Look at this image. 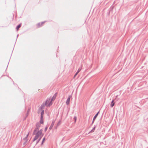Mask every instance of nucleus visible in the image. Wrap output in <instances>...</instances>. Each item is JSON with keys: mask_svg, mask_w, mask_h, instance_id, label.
<instances>
[{"mask_svg": "<svg viewBox=\"0 0 148 148\" xmlns=\"http://www.w3.org/2000/svg\"><path fill=\"white\" fill-rule=\"evenodd\" d=\"M37 131H36L35 130H34L33 134L35 135L36 136L34 137L33 140V142H34L39 137H40L42 136V129H40V130L38 131L37 132Z\"/></svg>", "mask_w": 148, "mask_h": 148, "instance_id": "obj_1", "label": "nucleus"}, {"mask_svg": "<svg viewBox=\"0 0 148 148\" xmlns=\"http://www.w3.org/2000/svg\"><path fill=\"white\" fill-rule=\"evenodd\" d=\"M40 124L39 123H37L36 124L35 129L34 130H35L36 131H37V130H38L39 129L40 127Z\"/></svg>", "mask_w": 148, "mask_h": 148, "instance_id": "obj_2", "label": "nucleus"}, {"mask_svg": "<svg viewBox=\"0 0 148 148\" xmlns=\"http://www.w3.org/2000/svg\"><path fill=\"white\" fill-rule=\"evenodd\" d=\"M99 113V111L98 112H97L96 114L94 116V117L93 120H92V124H93V123H94L95 119L96 118L97 116H98Z\"/></svg>", "mask_w": 148, "mask_h": 148, "instance_id": "obj_3", "label": "nucleus"}, {"mask_svg": "<svg viewBox=\"0 0 148 148\" xmlns=\"http://www.w3.org/2000/svg\"><path fill=\"white\" fill-rule=\"evenodd\" d=\"M71 95H70L69 97L68 98L67 100H66V104L67 105H69V102H70V98H71Z\"/></svg>", "mask_w": 148, "mask_h": 148, "instance_id": "obj_4", "label": "nucleus"}, {"mask_svg": "<svg viewBox=\"0 0 148 148\" xmlns=\"http://www.w3.org/2000/svg\"><path fill=\"white\" fill-rule=\"evenodd\" d=\"M55 120H53L52 122V123L50 125V126L49 127V130H51L52 127H53V125H54V123H55Z\"/></svg>", "mask_w": 148, "mask_h": 148, "instance_id": "obj_5", "label": "nucleus"}, {"mask_svg": "<svg viewBox=\"0 0 148 148\" xmlns=\"http://www.w3.org/2000/svg\"><path fill=\"white\" fill-rule=\"evenodd\" d=\"M45 106H46V105H45L44 103H43L41 105V106L39 107V109L43 110V109Z\"/></svg>", "mask_w": 148, "mask_h": 148, "instance_id": "obj_6", "label": "nucleus"}, {"mask_svg": "<svg viewBox=\"0 0 148 148\" xmlns=\"http://www.w3.org/2000/svg\"><path fill=\"white\" fill-rule=\"evenodd\" d=\"M57 93L56 92V93H55L54 95H53V96L52 97V98L51 99V101L54 100L56 99V97L57 96Z\"/></svg>", "mask_w": 148, "mask_h": 148, "instance_id": "obj_7", "label": "nucleus"}, {"mask_svg": "<svg viewBox=\"0 0 148 148\" xmlns=\"http://www.w3.org/2000/svg\"><path fill=\"white\" fill-rule=\"evenodd\" d=\"M49 102V101H48L47 100L45 101V102L44 103L45 105H46V106H50V103H49L48 104V103Z\"/></svg>", "mask_w": 148, "mask_h": 148, "instance_id": "obj_8", "label": "nucleus"}, {"mask_svg": "<svg viewBox=\"0 0 148 148\" xmlns=\"http://www.w3.org/2000/svg\"><path fill=\"white\" fill-rule=\"evenodd\" d=\"M114 100H112L110 103V107L112 108L113 107V106H114Z\"/></svg>", "mask_w": 148, "mask_h": 148, "instance_id": "obj_9", "label": "nucleus"}, {"mask_svg": "<svg viewBox=\"0 0 148 148\" xmlns=\"http://www.w3.org/2000/svg\"><path fill=\"white\" fill-rule=\"evenodd\" d=\"M44 110H42V111L41 112V113L40 118H43L44 114Z\"/></svg>", "mask_w": 148, "mask_h": 148, "instance_id": "obj_10", "label": "nucleus"}, {"mask_svg": "<svg viewBox=\"0 0 148 148\" xmlns=\"http://www.w3.org/2000/svg\"><path fill=\"white\" fill-rule=\"evenodd\" d=\"M43 135V134H42V136H41L38 139V140H37L36 145L37 144H38L39 142V141H40L41 139V138H42V137Z\"/></svg>", "mask_w": 148, "mask_h": 148, "instance_id": "obj_11", "label": "nucleus"}, {"mask_svg": "<svg viewBox=\"0 0 148 148\" xmlns=\"http://www.w3.org/2000/svg\"><path fill=\"white\" fill-rule=\"evenodd\" d=\"M96 127V126H95L94 127H93L92 130L89 132V133H92V132H94L95 127Z\"/></svg>", "mask_w": 148, "mask_h": 148, "instance_id": "obj_12", "label": "nucleus"}, {"mask_svg": "<svg viewBox=\"0 0 148 148\" xmlns=\"http://www.w3.org/2000/svg\"><path fill=\"white\" fill-rule=\"evenodd\" d=\"M21 23L16 26V29H17V30H18L21 27Z\"/></svg>", "mask_w": 148, "mask_h": 148, "instance_id": "obj_13", "label": "nucleus"}, {"mask_svg": "<svg viewBox=\"0 0 148 148\" xmlns=\"http://www.w3.org/2000/svg\"><path fill=\"white\" fill-rule=\"evenodd\" d=\"M40 123L41 124H42L44 123L43 121V118H40Z\"/></svg>", "mask_w": 148, "mask_h": 148, "instance_id": "obj_14", "label": "nucleus"}, {"mask_svg": "<svg viewBox=\"0 0 148 148\" xmlns=\"http://www.w3.org/2000/svg\"><path fill=\"white\" fill-rule=\"evenodd\" d=\"M45 137L43 138L42 139V143H41V145H42V144H43V143H44V141H45Z\"/></svg>", "mask_w": 148, "mask_h": 148, "instance_id": "obj_15", "label": "nucleus"}, {"mask_svg": "<svg viewBox=\"0 0 148 148\" xmlns=\"http://www.w3.org/2000/svg\"><path fill=\"white\" fill-rule=\"evenodd\" d=\"M60 124H61V121H58V123L56 125L57 127L59 126L60 125Z\"/></svg>", "mask_w": 148, "mask_h": 148, "instance_id": "obj_16", "label": "nucleus"}, {"mask_svg": "<svg viewBox=\"0 0 148 148\" xmlns=\"http://www.w3.org/2000/svg\"><path fill=\"white\" fill-rule=\"evenodd\" d=\"M37 26L38 27H41L42 25H41L40 23H39L37 24Z\"/></svg>", "mask_w": 148, "mask_h": 148, "instance_id": "obj_17", "label": "nucleus"}, {"mask_svg": "<svg viewBox=\"0 0 148 148\" xmlns=\"http://www.w3.org/2000/svg\"><path fill=\"white\" fill-rule=\"evenodd\" d=\"M23 139L24 140H25V141H28L27 138L26 137H25Z\"/></svg>", "mask_w": 148, "mask_h": 148, "instance_id": "obj_18", "label": "nucleus"}, {"mask_svg": "<svg viewBox=\"0 0 148 148\" xmlns=\"http://www.w3.org/2000/svg\"><path fill=\"white\" fill-rule=\"evenodd\" d=\"M29 109L27 112V114H26V118L27 116H28V112H29Z\"/></svg>", "mask_w": 148, "mask_h": 148, "instance_id": "obj_19", "label": "nucleus"}, {"mask_svg": "<svg viewBox=\"0 0 148 148\" xmlns=\"http://www.w3.org/2000/svg\"><path fill=\"white\" fill-rule=\"evenodd\" d=\"M81 69L79 68L77 70V73H78L81 71Z\"/></svg>", "mask_w": 148, "mask_h": 148, "instance_id": "obj_20", "label": "nucleus"}, {"mask_svg": "<svg viewBox=\"0 0 148 148\" xmlns=\"http://www.w3.org/2000/svg\"><path fill=\"white\" fill-rule=\"evenodd\" d=\"M77 118L76 116H74V119L75 120V122H76L77 120Z\"/></svg>", "mask_w": 148, "mask_h": 148, "instance_id": "obj_21", "label": "nucleus"}, {"mask_svg": "<svg viewBox=\"0 0 148 148\" xmlns=\"http://www.w3.org/2000/svg\"><path fill=\"white\" fill-rule=\"evenodd\" d=\"M27 141H25V142L23 143V145L24 146H25L26 145V143H27Z\"/></svg>", "mask_w": 148, "mask_h": 148, "instance_id": "obj_22", "label": "nucleus"}, {"mask_svg": "<svg viewBox=\"0 0 148 148\" xmlns=\"http://www.w3.org/2000/svg\"><path fill=\"white\" fill-rule=\"evenodd\" d=\"M47 128H48V127H45V132H46L47 130Z\"/></svg>", "mask_w": 148, "mask_h": 148, "instance_id": "obj_23", "label": "nucleus"}, {"mask_svg": "<svg viewBox=\"0 0 148 148\" xmlns=\"http://www.w3.org/2000/svg\"><path fill=\"white\" fill-rule=\"evenodd\" d=\"M45 23V21L42 22L40 23L41 25H42L44 23Z\"/></svg>", "mask_w": 148, "mask_h": 148, "instance_id": "obj_24", "label": "nucleus"}, {"mask_svg": "<svg viewBox=\"0 0 148 148\" xmlns=\"http://www.w3.org/2000/svg\"><path fill=\"white\" fill-rule=\"evenodd\" d=\"M78 73L76 72L75 73V74L74 77H75L78 74Z\"/></svg>", "mask_w": 148, "mask_h": 148, "instance_id": "obj_25", "label": "nucleus"}, {"mask_svg": "<svg viewBox=\"0 0 148 148\" xmlns=\"http://www.w3.org/2000/svg\"><path fill=\"white\" fill-rule=\"evenodd\" d=\"M29 132L28 133V134L26 135V137L27 138V137H28V136H29Z\"/></svg>", "mask_w": 148, "mask_h": 148, "instance_id": "obj_26", "label": "nucleus"}, {"mask_svg": "<svg viewBox=\"0 0 148 148\" xmlns=\"http://www.w3.org/2000/svg\"><path fill=\"white\" fill-rule=\"evenodd\" d=\"M58 127H57V126L56 127H55V129H57Z\"/></svg>", "mask_w": 148, "mask_h": 148, "instance_id": "obj_27", "label": "nucleus"}, {"mask_svg": "<svg viewBox=\"0 0 148 148\" xmlns=\"http://www.w3.org/2000/svg\"><path fill=\"white\" fill-rule=\"evenodd\" d=\"M92 125V123L91 124V125Z\"/></svg>", "mask_w": 148, "mask_h": 148, "instance_id": "obj_28", "label": "nucleus"}]
</instances>
